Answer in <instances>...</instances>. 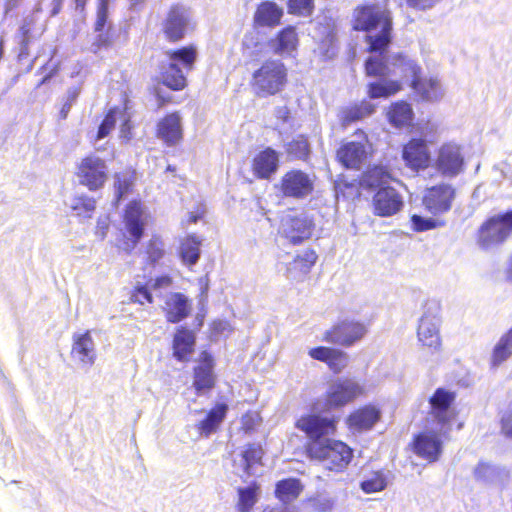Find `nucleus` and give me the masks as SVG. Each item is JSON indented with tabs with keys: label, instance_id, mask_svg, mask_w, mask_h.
I'll return each mask as SVG.
<instances>
[{
	"label": "nucleus",
	"instance_id": "1",
	"mask_svg": "<svg viewBox=\"0 0 512 512\" xmlns=\"http://www.w3.org/2000/svg\"><path fill=\"white\" fill-rule=\"evenodd\" d=\"M356 30L367 32L366 40L371 53L378 55L371 56L366 60L365 69L369 76L386 77L388 75H399L410 81L412 86L414 80L420 78V67L416 62L406 56L398 54L392 58L390 67L385 60L384 52L391 43L392 18L390 12L378 4L364 5L355 10Z\"/></svg>",
	"mask_w": 512,
	"mask_h": 512
},
{
	"label": "nucleus",
	"instance_id": "2",
	"mask_svg": "<svg viewBox=\"0 0 512 512\" xmlns=\"http://www.w3.org/2000/svg\"><path fill=\"white\" fill-rule=\"evenodd\" d=\"M296 427L308 437V453L318 459L326 469L341 471L349 464L352 450L343 442L329 438L336 430L334 418L319 414L300 417Z\"/></svg>",
	"mask_w": 512,
	"mask_h": 512
},
{
	"label": "nucleus",
	"instance_id": "3",
	"mask_svg": "<svg viewBox=\"0 0 512 512\" xmlns=\"http://www.w3.org/2000/svg\"><path fill=\"white\" fill-rule=\"evenodd\" d=\"M167 62L160 67L162 83L172 90H181L186 86L185 72L192 70L197 52L193 46L183 47L175 51H168Z\"/></svg>",
	"mask_w": 512,
	"mask_h": 512
},
{
	"label": "nucleus",
	"instance_id": "4",
	"mask_svg": "<svg viewBox=\"0 0 512 512\" xmlns=\"http://www.w3.org/2000/svg\"><path fill=\"white\" fill-rule=\"evenodd\" d=\"M287 81V70L279 60H268L253 73L252 88L259 97L280 92Z\"/></svg>",
	"mask_w": 512,
	"mask_h": 512
},
{
	"label": "nucleus",
	"instance_id": "5",
	"mask_svg": "<svg viewBox=\"0 0 512 512\" xmlns=\"http://www.w3.org/2000/svg\"><path fill=\"white\" fill-rule=\"evenodd\" d=\"M512 232V210L490 217L478 230L477 243L489 250L503 244Z\"/></svg>",
	"mask_w": 512,
	"mask_h": 512
},
{
	"label": "nucleus",
	"instance_id": "6",
	"mask_svg": "<svg viewBox=\"0 0 512 512\" xmlns=\"http://www.w3.org/2000/svg\"><path fill=\"white\" fill-rule=\"evenodd\" d=\"M454 401V394L442 388L435 391L430 398L431 417L439 425L436 429L439 434H446L450 430V422L454 417L451 404Z\"/></svg>",
	"mask_w": 512,
	"mask_h": 512
},
{
	"label": "nucleus",
	"instance_id": "7",
	"mask_svg": "<svg viewBox=\"0 0 512 512\" xmlns=\"http://www.w3.org/2000/svg\"><path fill=\"white\" fill-rule=\"evenodd\" d=\"M77 175L80 184L87 186L89 190H97L107 180L106 163L95 155L87 156L81 161Z\"/></svg>",
	"mask_w": 512,
	"mask_h": 512
},
{
	"label": "nucleus",
	"instance_id": "8",
	"mask_svg": "<svg viewBox=\"0 0 512 512\" xmlns=\"http://www.w3.org/2000/svg\"><path fill=\"white\" fill-rule=\"evenodd\" d=\"M367 333L364 323L354 320H343L325 332L324 340L341 346H351Z\"/></svg>",
	"mask_w": 512,
	"mask_h": 512
},
{
	"label": "nucleus",
	"instance_id": "9",
	"mask_svg": "<svg viewBox=\"0 0 512 512\" xmlns=\"http://www.w3.org/2000/svg\"><path fill=\"white\" fill-rule=\"evenodd\" d=\"M314 189V179L301 170H291L281 179L280 191L285 197L303 199Z\"/></svg>",
	"mask_w": 512,
	"mask_h": 512
},
{
	"label": "nucleus",
	"instance_id": "10",
	"mask_svg": "<svg viewBox=\"0 0 512 512\" xmlns=\"http://www.w3.org/2000/svg\"><path fill=\"white\" fill-rule=\"evenodd\" d=\"M124 224L131 237V243L127 242L125 249L127 252H131L141 240L147 224V214L140 202L132 201L127 205L124 214Z\"/></svg>",
	"mask_w": 512,
	"mask_h": 512
},
{
	"label": "nucleus",
	"instance_id": "11",
	"mask_svg": "<svg viewBox=\"0 0 512 512\" xmlns=\"http://www.w3.org/2000/svg\"><path fill=\"white\" fill-rule=\"evenodd\" d=\"M191 19L190 10L181 4L173 5L163 23V31L170 41L182 39Z\"/></svg>",
	"mask_w": 512,
	"mask_h": 512
},
{
	"label": "nucleus",
	"instance_id": "12",
	"mask_svg": "<svg viewBox=\"0 0 512 512\" xmlns=\"http://www.w3.org/2000/svg\"><path fill=\"white\" fill-rule=\"evenodd\" d=\"M454 198L455 189L449 184H440L427 189L423 204L430 213L438 215L451 209Z\"/></svg>",
	"mask_w": 512,
	"mask_h": 512
},
{
	"label": "nucleus",
	"instance_id": "13",
	"mask_svg": "<svg viewBox=\"0 0 512 512\" xmlns=\"http://www.w3.org/2000/svg\"><path fill=\"white\" fill-rule=\"evenodd\" d=\"M363 387L353 379H338L327 392V402L331 407H340L354 400L363 393Z\"/></svg>",
	"mask_w": 512,
	"mask_h": 512
},
{
	"label": "nucleus",
	"instance_id": "14",
	"mask_svg": "<svg viewBox=\"0 0 512 512\" xmlns=\"http://www.w3.org/2000/svg\"><path fill=\"white\" fill-rule=\"evenodd\" d=\"M440 323L438 315L428 308L420 318L417 330L418 340L422 345L435 352L441 347Z\"/></svg>",
	"mask_w": 512,
	"mask_h": 512
},
{
	"label": "nucleus",
	"instance_id": "15",
	"mask_svg": "<svg viewBox=\"0 0 512 512\" xmlns=\"http://www.w3.org/2000/svg\"><path fill=\"white\" fill-rule=\"evenodd\" d=\"M372 204L376 215L389 217L402 209L403 198L393 187H381L373 196Z\"/></svg>",
	"mask_w": 512,
	"mask_h": 512
},
{
	"label": "nucleus",
	"instance_id": "16",
	"mask_svg": "<svg viewBox=\"0 0 512 512\" xmlns=\"http://www.w3.org/2000/svg\"><path fill=\"white\" fill-rule=\"evenodd\" d=\"M463 164L464 158L458 145L448 143L440 148L436 165L443 175L456 176L462 170Z\"/></svg>",
	"mask_w": 512,
	"mask_h": 512
},
{
	"label": "nucleus",
	"instance_id": "17",
	"mask_svg": "<svg viewBox=\"0 0 512 512\" xmlns=\"http://www.w3.org/2000/svg\"><path fill=\"white\" fill-rule=\"evenodd\" d=\"M313 230V223L305 215H288L282 220V232L293 244H299L310 238Z\"/></svg>",
	"mask_w": 512,
	"mask_h": 512
},
{
	"label": "nucleus",
	"instance_id": "18",
	"mask_svg": "<svg viewBox=\"0 0 512 512\" xmlns=\"http://www.w3.org/2000/svg\"><path fill=\"white\" fill-rule=\"evenodd\" d=\"M72 358L83 366L91 367L96 361V345L90 331L73 335Z\"/></svg>",
	"mask_w": 512,
	"mask_h": 512
},
{
	"label": "nucleus",
	"instance_id": "19",
	"mask_svg": "<svg viewBox=\"0 0 512 512\" xmlns=\"http://www.w3.org/2000/svg\"><path fill=\"white\" fill-rule=\"evenodd\" d=\"M163 310L168 322L179 323L190 314L191 303L184 294L171 292L164 296Z\"/></svg>",
	"mask_w": 512,
	"mask_h": 512
},
{
	"label": "nucleus",
	"instance_id": "20",
	"mask_svg": "<svg viewBox=\"0 0 512 512\" xmlns=\"http://www.w3.org/2000/svg\"><path fill=\"white\" fill-rule=\"evenodd\" d=\"M403 159L414 170L427 167L430 162V152L426 141L411 139L403 148Z\"/></svg>",
	"mask_w": 512,
	"mask_h": 512
},
{
	"label": "nucleus",
	"instance_id": "21",
	"mask_svg": "<svg viewBox=\"0 0 512 512\" xmlns=\"http://www.w3.org/2000/svg\"><path fill=\"white\" fill-rule=\"evenodd\" d=\"M415 454L429 462H435L442 453V442L435 433H421L414 438Z\"/></svg>",
	"mask_w": 512,
	"mask_h": 512
},
{
	"label": "nucleus",
	"instance_id": "22",
	"mask_svg": "<svg viewBox=\"0 0 512 512\" xmlns=\"http://www.w3.org/2000/svg\"><path fill=\"white\" fill-rule=\"evenodd\" d=\"M182 123L178 113L165 116L157 126V136L168 146L176 145L182 139Z\"/></svg>",
	"mask_w": 512,
	"mask_h": 512
},
{
	"label": "nucleus",
	"instance_id": "23",
	"mask_svg": "<svg viewBox=\"0 0 512 512\" xmlns=\"http://www.w3.org/2000/svg\"><path fill=\"white\" fill-rule=\"evenodd\" d=\"M279 166L278 153L272 148L259 152L253 159L254 174L261 179H268Z\"/></svg>",
	"mask_w": 512,
	"mask_h": 512
},
{
	"label": "nucleus",
	"instance_id": "24",
	"mask_svg": "<svg viewBox=\"0 0 512 512\" xmlns=\"http://www.w3.org/2000/svg\"><path fill=\"white\" fill-rule=\"evenodd\" d=\"M193 385L198 394H204L206 391L211 390L215 385L213 360L208 354H204L201 363L194 368Z\"/></svg>",
	"mask_w": 512,
	"mask_h": 512
},
{
	"label": "nucleus",
	"instance_id": "25",
	"mask_svg": "<svg viewBox=\"0 0 512 512\" xmlns=\"http://www.w3.org/2000/svg\"><path fill=\"white\" fill-rule=\"evenodd\" d=\"M337 157L346 168L358 169L366 158V149L362 143L348 142L339 148Z\"/></svg>",
	"mask_w": 512,
	"mask_h": 512
},
{
	"label": "nucleus",
	"instance_id": "26",
	"mask_svg": "<svg viewBox=\"0 0 512 512\" xmlns=\"http://www.w3.org/2000/svg\"><path fill=\"white\" fill-rule=\"evenodd\" d=\"M380 416L381 412L378 408L367 405L353 412L349 416L348 422L350 427L355 430H369L380 419Z\"/></svg>",
	"mask_w": 512,
	"mask_h": 512
},
{
	"label": "nucleus",
	"instance_id": "27",
	"mask_svg": "<svg viewBox=\"0 0 512 512\" xmlns=\"http://www.w3.org/2000/svg\"><path fill=\"white\" fill-rule=\"evenodd\" d=\"M195 346L194 333L181 327L177 330L173 339V355L179 361H186L188 356L192 354Z\"/></svg>",
	"mask_w": 512,
	"mask_h": 512
},
{
	"label": "nucleus",
	"instance_id": "28",
	"mask_svg": "<svg viewBox=\"0 0 512 512\" xmlns=\"http://www.w3.org/2000/svg\"><path fill=\"white\" fill-rule=\"evenodd\" d=\"M424 101H438L444 96V90L437 78H419L411 86Z\"/></svg>",
	"mask_w": 512,
	"mask_h": 512
},
{
	"label": "nucleus",
	"instance_id": "29",
	"mask_svg": "<svg viewBox=\"0 0 512 512\" xmlns=\"http://www.w3.org/2000/svg\"><path fill=\"white\" fill-rule=\"evenodd\" d=\"M228 406L225 403H219L212 408L206 415V417L199 421L196 425L202 436L208 437L212 433L216 432L220 424L226 417Z\"/></svg>",
	"mask_w": 512,
	"mask_h": 512
},
{
	"label": "nucleus",
	"instance_id": "30",
	"mask_svg": "<svg viewBox=\"0 0 512 512\" xmlns=\"http://www.w3.org/2000/svg\"><path fill=\"white\" fill-rule=\"evenodd\" d=\"M282 16V8L274 2L266 1L258 6L255 21L260 26H275L280 23Z\"/></svg>",
	"mask_w": 512,
	"mask_h": 512
},
{
	"label": "nucleus",
	"instance_id": "31",
	"mask_svg": "<svg viewBox=\"0 0 512 512\" xmlns=\"http://www.w3.org/2000/svg\"><path fill=\"white\" fill-rule=\"evenodd\" d=\"M303 486L299 479L288 478L278 481L275 495L282 503H291L300 495Z\"/></svg>",
	"mask_w": 512,
	"mask_h": 512
},
{
	"label": "nucleus",
	"instance_id": "32",
	"mask_svg": "<svg viewBox=\"0 0 512 512\" xmlns=\"http://www.w3.org/2000/svg\"><path fill=\"white\" fill-rule=\"evenodd\" d=\"M202 240L195 234L187 236L180 245V257L187 266L195 265L200 258Z\"/></svg>",
	"mask_w": 512,
	"mask_h": 512
},
{
	"label": "nucleus",
	"instance_id": "33",
	"mask_svg": "<svg viewBox=\"0 0 512 512\" xmlns=\"http://www.w3.org/2000/svg\"><path fill=\"white\" fill-rule=\"evenodd\" d=\"M387 115L389 122L393 126L400 128L411 124L414 113L410 104L397 102L391 105Z\"/></svg>",
	"mask_w": 512,
	"mask_h": 512
},
{
	"label": "nucleus",
	"instance_id": "34",
	"mask_svg": "<svg viewBox=\"0 0 512 512\" xmlns=\"http://www.w3.org/2000/svg\"><path fill=\"white\" fill-rule=\"evenodd\" d=\"M375 111V106L368 102L362 101L359 104L347 107L342 110L341 121L344 126L370 116Z\"/></svg>",
	"mask_w": 512,
	"mask_h": 512
},
{
	"label": "nucleus",
	"instance_id": "35",
	"mask_svg": "<svg viewBox=\"0 0 512 512\" xmlns=\"http://www.w3.org/2000/svg\"><path fill=\"white\" fill-rule=\"evenodd\" d=\"M298 39L294 27L284 28L273 41V49L277 54H290L297 45Z\"/></svg>",
	"mask_w": 512,
	"mask_h": 512
},
{
	"label": "nucleus",
	"instance_id": "36",
	"mask_svg": "<svg viewBox=\"0 0 512 512\" xmlns=\"http://www.w3.org/2000/svg\"><path fill=\"white\" fill-rule=\"evenodd\" d=\"M390 174L382 166H374L368 169L361 180L363 186L369 188L389 187Z\"/></svg>",
	"mask_w": 512,
	"mask_h": 512
},
{
	"label": "nucleus",
	"instance_id": "37",
	"mask_svg": "<svg viewBox=\"0 0 512 512\" xmlns=\"http://www.w3.org/2000/svg\"><path fill=\"white\" fill-rule=\"evenodd\" d=\"M400 88L401 85L398 81L381 78L379 81L368 85V95L372 99L386 98L398 92Z\"/></svg>",
	"mask_w": 512,
	"mask_h": 512
},
{
	"label": "nucleus",
	"instance_id": "38",
	"mask_svg": "<svg viewBox=\"0 0 512 512\" xmlns=\"http://www.w3.org/2000/svg\"><path fill=\"white\" fill-rule=\"evenodd\" d=\"M263 455L260 445L250 444L242 453L239 463L235 461L236 465L242 468L243 474L250 476L253 474V465L258 463Z\"/></svg>",
	"mask_w": 512,
	"mask_h": 512
},
{
	"label": "nucleus",
	"instance_id": "39",
	"mask_svg": "<svg viewBox=\"0 0 512 512\" xmlns=\"http://www.w3.org/2000/svg\"><path fill=\"white\" fill-rule=\"evenodd\" d=\"M502 472L503 471L497 466L486 462H479L474 469V477L477 481L483 483H495L500 479Z\"/></svg>",
	"mask_w": 512,
	"mask_h": 512
},
{
	"label": "nucleus",
	"instance_id": "40",
	"mask_svg": "<svg viewBox=\"0 0 512 512\" xmlns=\"http://www.w3.org/2000/svg\"><path fill=\"white\" fill-rule=\"evenodd\" d=\"M512 350V328L504 334L493 350L492 363L494 366L501 364L510 355Z\"/></svg>",
	"mask_w": 512,
	"mask_h": 512
},
{
	"label": "nucleus",
	"instance_id": "41",
	"mask_svg": "<svg viewBox=\"0 0 512 512\" xmlns=\"http://www.w3.org/2000/svg\"><path fill=\"white\" fill-rule=\"evenodd\" d=\"M70 207L77 216L90 218L95 210V200L85 195L75 196L71 200Z\"/></svg>",
	"mask_w": 512,
	"mask_h": 512
},
{
	"label": "nucleus",
	"instance_id": "42",
	"mask_svg": "<svg viewBox=\"0 0 512 512\" xmlns=\"http://www.w3.org/2000/svg\"><path fill=\"white\" fill-rule=\"evenodd\" d=\"M387 486L386 476L383 472H373L370 477H367L360 483L361 489L367 493H375L384 490Z\"/></svg>",
	"mask_w": 512,
	"mask_h": 512
},
{
	"label": "nucleus",
	"instance_id": "43",
	"mask_svg": "<svg viewBox=\"0 0 512 512\" xmlns=\"http://www.w3.org/2000/svg\"><path fill=\"white\" fill-rule=\"evenodd\" d=\"M287 153L290 157L299 160H305L310 153V146L307 139L303 136H298L288 143Z\"/></svg>",
	"mask_w": 512,
	"mask_h": 512
},
{
	"label": "nucleus",
	"instance_id": "44",
	"mask_svg": "<svg viewBox=\"0 0 512 512\" xmlns=\"http://www.w3.org/2000/svg\"><path fill=\"white\" fill-rule=\"evenodd\" d=\"M134 183V175L131 172H120L115 175V189L117 200L127 196Z\"/></svg>",
	"mask_w": 512,
	"mask_h": 512
},
{
	"label": "nucleus",
	"instance_id": "45",
	"mask_svg": "<svg viewBox=\"0 0 512 512\" xmlns=\"http://www.w3.org/2000/svg\"><path fill=\"white\" fill-rule=\"evenodd\" d=\"M239 501H238V510L240 512H250L252 507L257 502V489L256 487H245L239 488Z\"/></svg>",
	"mask_w": 512,
	"mask_h": 512
},
{
	"label": "nucleus",
	"instance_id": "46",
	"mask_svg": "<svg viewBox=\"0 0 512 512\" xmlns=\"http://www.w3.org/2000/svg\"><path fill=\"white\" fill-rule=\"evenodd\" d=\"M317 255L313 250H306L302 254L296 256L294 261L291 263L292 269H299L303 274H307L310 268L315 264Z\"/></svg>",
	"mask_w": 512,
	"mask_h": 512
},
{
	"label": "nucleus",
	"instance_id": "47",
	"mask_svg": "<svg viewBox=\"0 0 512 512\" xmlns=\"http://www.w3.org/2000/svg\"><path fill=\"white\" fill-rule=\"evenodd\" d=\"M313 0H288V12L299 16H310L313 12Z\"/></svg>",
	"mask_w": 512,
	"mask_h": 512
},
{
	"label": "nucleus",
	"instance_id": "48",
	"mask_svg": "<svg viewBox=\"0 0 512 512\" xmlns=\"http://www.w3.org/2000/svg\"><path fill=\"white\" fill-rule=\"evenodd\" d=\"M146 253L151 263L158 262L165 254L164 243L158 236H153L147 246Z\"/></svg>",
	"mask_w": 512,
	"mask_h": 512
},
{
	"label": "nucleus",
	"instance_id": "49",
	"mask_svg": "<svg viewBox=\"0 0 512 512\" xmlns=\"http://www.w3.org/2000/svg\"><path fill=\"white\" fill-rule=\"evenodd\" d=\"M347 354L341 350L333 349V353L329 356L327 364L329 368L335 373H339L347 365Z\"/></svg>",
	"mask_w": 512,
	"mask_h": 512
},
{
	"label": "nucleus",
	"instance_id": "50",
	"mask_svg": "<svg viewBox=\"0 0 512 512\" xmlns=\"http://www.w3.org/2000/svg\"><path fill=\"white\" fill-rule=\"evenodd\" d=\"M117 111L115 109L109 110L102 123L100 124L97 132L96 140L105 138L110 131L115 127Z\"/></svg>",
	"mask_w": 512,
	"mask_h": 512
},
{
	"label": "nucleus",
	"instance_id": "51",
	"mask_svg": "<svg viewBox=\"0 0 512 512\" xmlns=\"http://www.w3.org/2000/svg\"><path fill=\"white\" fill-rule=\"evenodd\" d=\"M94 41L90 46V51L97 54L101 49H106L111 46L112 38L109 31L97 32Z\"/></svg>",
	"mask_w": 512,
	"mask_h": 512
},
{
	"label": "nucleus",
	"instance_id": "52",
	"mask_svg": "<svg viewBox=\"0 0 512 512\" xmlns=\"http://www.w3.org/2000/svg\"><path fill=\"white\" fill-rule=\"evenodd\" d=\"M412 227L414 231L423 232L433 229L437 226V221L432 218H425L419 215H413L411 217Z\"/></svg>",
	"mask_w": 512,
	"mask_h": 512
},
{
	"label": "nucleus",
	"instance_id": "53",
	"mask_svg": "<svg viewBox=\"0 0 512 512\" xmlns=\"http://www.w3.org/2000/svg\"><path fill=\"white\" fill-rule=\"evenodd\" d=\"M79 94H80L79 88L73 87V88L68 89L67 94H66V100L60 110V117L62 119L67 118V116L70 112V109H71L72 105L75 103Z\"/></svg>",
	"mask_w": 512,
	"mask_h": 512
},
{
	"label": "nucleus",
	"instance_id": "54",
	"mask_svg": "<svg viewBox=\"0 0 512 512\" xmlns=\"http://www.w3.org/2000/svg\"><path fill=\"white\" fill-rule=\"evenodd\" d=\"M131 300L133 302H137L140 304H144L145 301L151 303L152 302V293L147 287L140 286V287H137L135 289V291L133 292V294L131 295Z\"/></svg>",
	"mask_w": 512,
	"mask_h": 512
},
{
	"label": "nucleus",
	"instance_id": "55",
	"mask_svg": "<svg viewBox=\"0 0 512 512\" xmlns=\"http://www.w3.org/2000/svg\"><path fill=\"white\" fill-rule=\"evenodd\" d=\"M441 1L442 0H406L409 7L420 11L430 10Z\"/></svg>",
	"mask_w": 512,
	"mask_h": 512
},
{
	"label": "nucleus",
	"instance_id": "56",
	"mask_svg": "<svg viewBox=\"0 0 512 512\" xmlns=\"http://www.w3.org/2000/svg\"><path fill=\"white\" fill-rule=\"evenodd\" d=\"M333 353V348L316 347L309 350V356L315 360L327 363L329 356Z\"/></svg>",
	"mask_w": 512,
	"mask_h": 512
},
{
	"label": "nucleus",
	"instance_id": "57",
	"mask_svg": "<svg viewBox=\"0 0 512 512\" xmlns=\"http://www.w3.org/2000/svg\"><path fill=\"white\" fill-rule=\"evenodd\" d=\"M21 32V41H20V51H19V59H24L29 55V29L25 26L20 28Z\"/></svg>",
	"mask_w": 512,
	"mask_h": 512
},
{
	"label": "nucleus",
	"instance_id": "58",
	"mask_svg": "<svg viewBox=\"0 0 512 512\" xmlns=\"http://www.w3.org/2000/svg\"><path fill=\"white\" fill-rule=\"evenodd\" d=\"M333 501L325 496H318L313 500L315 510L320 512H328L333 509Z\"/></svg>",
	"mask_w": 512,
	"mask_h": 512
},
{
	"label": "nucleus",
	"instance_id": "59",
	"mask_svg": "<svg viewBox=\"0 0 512 512\" xmlns=\"http://www.w3.org/2000/svg\"><path fill=\"white\" fill-rule=\"evenodd\" d=\"M107 19H108V9L98 7L94 31L95 32L104 31V27L107 23Z\"/></svg>",
	"mask_w": 512,
	"mask_h": 512
},
{
	"label": "nucleus",
	"instance_id": "60",
	"mask_svg": "<svg viewBox=\"0 0 512 512\" xmlns=\"http://www.w3.org/2000/svg\"><path fill=\"white\" fill-rule=\"evenodd\" d=\"M172 280L168 276H161L153 280L151 288L154 292H158L160 289H166L170 287Z\"/></svg>",
	"mask_w": 512,
	"mask_h": 512
},
{
	"label": "nucleus",
	"instance_id": "61",
	"mask_svg": "<svg viewBox=\"0 0 512 512\" xmlns=\"http://www.w3.org/2000/svg\"><path fill=\"white\" fill-rule=\"evenodd\" d=\"M502 430L507 437L512 439V413L503 417Z\"/></svg>",
	"mask_w": 512,
	"mask_h": 512
},
{
	"label": "nucleus",
	"instance_id": "62",
	"mask_svg": "<svg viewBox=\"0 0 512 512\" xmlns=\"http://www.w3.org/2000/svg\"><path fill=\"white\" fill-rule=\"evenodd\" d=\"M274 115L277 119L286 122L289 119L290 111L287 106H279L275 108Z\"/></svg>",
	"mask_w": 512,
	"mask_h": 512
},
{
	"label": "nucleus",
	"instance_id": "63",
	"mask_svg": "<svg viewBox=\"0 0 512 512\" xmlns=\"http://www.w3.org/2000/svg\"><path fill=\"white\" fill-rule=\"evenodd\" d=\"M64 0H52L50 16L54 17L58 15L62 9Z\"/></svg>",
	"mask_w": 512,
	"mask_h": 512
},
{
	"label": "nucleus",
	"instance_id": "64",
	"mask_svg": "<svg viewBox=\"0 0 512 512\" xmlns=\"http://www.w3.org/2000/svg\"><path fill=\"white\" fill-rule=\"evenodd\" d=\"M505 275H506L507 281L512 284V253L510 254L508 261H507Z\"/></svg>",
	"mask_w": 512,
	"mask_h": 512
}]
</instances>
